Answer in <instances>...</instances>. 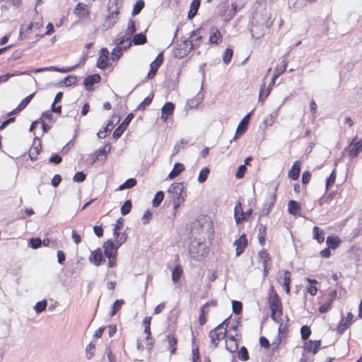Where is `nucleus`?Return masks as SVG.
<instances>
[{
  "label": "nucleus",
  "mask_w": 362,
  "mask_h": 362,
  "mask_svg": "<svg viewBox=\"0 0 362 362\" xmlns=\"http://www.w3.org/2000/svg\"><path fill=\"white\" fill-rule=\"evenodd\" d=\"M267 303L271 311V318L276 322H280L282 319L284 311L283 303L274 286H269Z\"/></svg>",
  "instance_id": "nucleus-1"
},
{
  "label": "nucleus",
  "mask_w": 362,
  "mask_h": 362,
  "mask_svg": "<svg viewBox=\"0 0 362 362\" xmlns=\"http://www.w3.org/2000/svg\"><path fill=\"white\" fill-rule=\"evenodd\" d=\"M228 323V319H226L222 323L219 324L215 328L209 331V337L213 348H216L221 341L226 337L227 327Z\"/></svg>",
  "instance_id": "nucleus-2"
},
{
  "label": "nucleus",
  "mask_w": 362,
  "mask_h": 362,
  "mask_svg": "<svg viewBox=\"0 0 362 362\" xmlns=\"http://www.w3.org/2000/svg\"><path fill=\"white\" fill-rule=\"evenodd\" d=\"M354 318V315L351 312L347 313L346 317H344L343 315H341V317L334 329L336 332L339 335H342L354 322L355 320Z\"/></svg>",
  "instance_id": "nucleus-3"
},
{
  "label": "nucleus",
  "mask_w": 362,
  "mask_h": 362,
  "mask_svg": "<svg viewBox=\"0 0 362 362\" xmlns=\"http://www.w3.org/2000/svg\"><path fill=\"white\" fill-rule=\"evenodd\" d=\"M175 109V105L172 102L165 103L161 108L160 119L167 124L173 123V115Z\"/></svg>",
  "instance_id": "nucleus-4"
},
{
  "label": "nucleus",
  "mask_w": 362,
  "mask_h": 362,
  "mask_svg": "<svg viewBox=\"0 0 362 362\" xmlns=\"http://www.w3.org/2000/svg\"><path fill=\"white\" fill-rule=\"evenodd\" d=\"M276 281L280 284L286 294L291 293V273L288 270L279 271L276 275Z\"/></svg>",
  "instance_id": "nucleus-5"
},
{
  "label": "nucleus",
  "mask_w": 362,
  "mask_h": 362,
  "mask_svg": "<svg viewBox=\"0 0 362 362\" xmlns=\"http://www.w3.org/2000/svg\"><path fill=\"white\" fill-rule=\"evenodd\" d=\"M349 157L351 158H356L362 151V139L354 136L351 143L346 148Z\"/></svg>",
  "instance_id": "nucleus-6"
},
{
  "label": "nucleus",
  "mask_w": 362,
  "mask_h": 362,
  "mask_svg": "<svg viewBox=\"0 0 362 362\" xmlns=\"http://www.w3.org/2000/svg\"><path fill=\"white\" fill-rule=\"evenodd\" d=\"M184 189V186L182 182H175L172 184L168 189L169 193L175 202V208L179 204L182 194Z\"/></svg>",
  "instance_id": "nucleus-7"
},
{
  "label": "nucleus",
  "mask_w": 362,
  "mask_h": 362,
  "mask_svg": "<svg viewBox=\"0 0 362 362\" xmlns=\"http://www.w3.org/2000/svg\"><path fill=\"white\" fill-rule=\"evenodd\" d=\"M218 305L216 300H210L206 303L202 308L199 315V322L201 325H204L207 321V316L209 313L210 308H215Z\"/></svg>",
  "instance_id": "nucleus-8"
},
{
  "label": "nucleus",
  "mask_w": 362,
  "mask_h": 362,
  "mask_svg": "<svg viewBox=\"0 0 362 362\" xmlns=\"http://www.w3.org/2000/svg\"><path fill=\"white\" fill-rule=\"evenodd\" d=\"M203 40V35L202 34V29L198 28L193 30L189 37L188 42L190 43V48L195 49L200 47Z\"/></svg>",
  "instance_id": "nucleus-9"
},
{
  "label": "nucleus",
  "mask_w": 362,
  "mask_h": 362,
  "mask_svg": "<svg viewBox=\"0 0 362 362\" xmlns=\"http://www.w3.org/2000/svg\"><path fill=\"white\" fill-rule=\"evenodd\" d=\"M119 13V9L117 8H115V10H113L112 12L110 13L109 15H107L105 21L103 23V30H108L114 26V25L117 23L118 19V15Z\"/></svg>",
  "instance_id": "nucleus-10"
},
{
  "label": "nucleus",
  "mask_w": 362,
  "mask_h": 362,
  "mask_svg": "<svg viewBox=\"0 0 362 362\" xmlns=\"http://www.w3.org/2000/svg\"><path fill=\"white\" fill-rule=\"evenodd\" d=\"M164 345L170 354H175L177 349V339L174 334H169L164 339Z\"/></svg>",
  "instance_id": "nucleus-11"
},
{
  "label": "nucleus",
  "mask_w": 362,
  "mask_h": 362,
  "mask_svg": "<svg viewBox=\"0 0 362 362\" xmlns=\"http://www.w3.org/2000/svg\"><path fill=\"white\" fill-rule=\"evenodd\" d=\"M223 41V36L219 30V29L216 27H212L210 28L209 31V42L211 45H218L221 44Z\"/></svg>",
  "instance_id": "nucleus-12"
},
{
  "label": "nucleus",
  "mask_w": 362,
  "mask_h": 362,
  "mask_svg": "<svg viewBox=\"0 0 362 362\" xmlns=\"http://www.w3.org/2000/svg\"><path fill=\"white\" fill-rule=\"evenodd\" d=\"M235 245V255L240 256L247 246V239L245 234H243L234 243Z\"/></svg>",
  "instance_id": "nucleus-13"
},
{
  "label": "nucleus",
  "mask_w": 362,
  "mask_h": 362,
  "mask_svg": "<svg viewBox=\"0 0 362 362\" xmlns=\"http://www.w3.org/2000/svg\"><path fill=\"white\" fill-rule=\"evenodd\" d=\"M287 337V329L286 327H282L281 325L279 327V333L275 340L272 343V351L276 350L281 344L283 339H286Z\"/></svg>",
  "instance_id": "nucleus-14"
},
{
  "label": "nucleus",
  "mask_w": 362,
  "mask_h": 362,
  "mask_svg": "<svg viewBox=\"0 0 362 362\" xmlns=\"http://www.w3.org/2000/svg\"><path fill=\"white\" fill-rule=\"evenodd\" d=\"M250 113L245 115L243 117V119L240 121V122L239 123V124L237 127L235 135L233 138V140L236 139L238 136L243 135L246 132V130L247 129V124H248V122L250 120Z\"/></svg>",
  "instance_id": "nucleus-15"
},
{
  "label": "nucleus",
  "mask_w": 362,
  "mask_h": 362,
  "mask_svg": "<svg viewBox=\"0 0 362 362\" xmlns=\"http://www.w3.org/2000/svg\"><path fill=\"white\" fill-rule=\"evenodd\" d=\"M234 218L237 224H240V223L246 221L245 212L243 211L242 204L239 201L236 202L234 208Z\"/></svg>",
  "instance_id": "nucleus-16"
},
{
  "label": "nucleus",
  "mask_w": 362,
  "mask_h": 362,
  "mask_svg": "<svg viewBox=\"0 0 362 362\" xmlns=\"http://www.w3.org/2000/svg\"><path fill=\"white\" fill-rule=\"evenodd\" d=\"M321 346V341H312L309 340L305 343L304 350L308 353H312L313 354H316Z\"/></svg>",
  "instance_id": "nucleus-17"
},
{
  "label": "nucleus",
  "mask_w": 362,
  "mask_h": 362,
  "mask_svg": "<svg viewBox=\"0 0 362 362\" xmlns=\"http://www.w3.org/2000/svg\"><path fill=\"white\" fill-rule=\"evenodd\" d=\"M300 167V161H295L288 173V177L293 180H298L300 177V173L301 170Z\"/></svg>",
  "instance_id": "nucleus-18"
},
{
  "label": "nucleus",
  "mask_w": 362,
  "mask_h": 362,
  "mask_svg": "<svg viewBox=\"0 0 362 362\" xmlns=\"http://www.w3.org/2000/svg\"><path fill=\"white\" fill-rule=\"evenodd\" d=\"M301 205L296 201L290 200L288 203V211L294 216H301Z\"/></svg>",
  "instance_id": "nucleus-19"
},
{
  "label": "nucleus",
  "mask_w": 362,
  "mask_h": 362,
  "mask_svg": "<svg viewBox=\"0 0 362 362\" xmlns=\"http://www.w3.org/2000/svg\"><path fill=\"white\" fill-rule=\"evenodd\" d=\"M118 247L119 245L116 246L112 240H107L104 243L103 245V247L105 249V255L107 257L115 256V253L117 252Z\"/></svg>",
  "instance_id": "nucleus-20"
},
{
  "label": "nucleus",
  "mask_w": 362,
  "mask_h": 362,
  "mask_svg": "<svg viewBox=\"0 0 362 362\" xmlns=\"http://www.w3.org/2000/svg\"><path fill=\"white\" fill-rule=\"evenodd\" d=\"M226 348L231 353H235L238 349V342L234 336H226Z\"/></svg>",
  "instance_id": "nucleus-21"
},
{
  "label": "nucleus",
  "mask_w": 362,
  "mask_h": 362,
  "mask_svg": "<svg viewBox=\"0 0 362 362\" xmlns=\"http://www.w3.org/2000/svg\"><path fill=\"white\" fill-rule=\"evenodd\" d=\"M136 32L135 23L134 21L129 20L128 23V28L126 31V37H127V46H124V49L129 48L132 45V36Z\"/></svg>",
  "instance_id": "nucleus-22"
},
{
  "label": "nucleus",
  "mask_w": 362,
  "mask_h": 362,
  "mask_svg": "<svg viewBox=\"0 0 362 362\" xmlns=\"http://www.w3.org/2000/svg\"><path fill=\"white\" fill-rule=\"evenodd\" d=\"M109 58V51L106 48H103L100 50V55L98 60L97 65L100 69H104L107 66V61Z\"/></svg>",
  "instance_id": "nucleus-23"
},
{
  "label": "nucleus",
  "mask_w": 362,
  "mask_h": 362,
  "mask_svg": "<svg viewBox=\"0 0 362 362\" xmlns=\"http://www.w3.org/2000/svg\"><path fill=\"white\" fill-rule=\"evenodd\" d=\"M267 230V228L265 225H264L262 223H259L258 225L257 238H258L259 243L262 246H264L266 243Z\"/></svg>",
  "instance_id": "nucleus-24"
},
{
  "label": "nucleus",
  "mask_w": 362,
  "mask_h": 362,
  "mask_svg": "<svg viewBox=\"0 0 362 362\" xmlns=\"http://www.w3.org/2000/svg\"><path fill=\"white\" fill-rule=\"evenodd\" d=\"M307 281L310 283V285L307 286L306 288V292L309 294H310L312 296H315L317 293V284H319L318 281L315 279H310L308 278Z\"/></svg>",
  "instance_id": "nucleus-25"
},
{
  "label": "nucleus",
  "mask_w": 362,
  "mask_h": 362,
  "mask_svg": "<svg viewBox=\"0 0 362 362\" xmlns=\"http://www.w3.org/2000/svg\"><path fill=\"white\" fill-rule=\"evenodd\" d=\"M100 81V76L99 74H93L86 77L83 81V84L86 89L89 90L94 83H98Z\"/></svg>",
  "instance_id": "nucleus-26"
},
{
  "label": "nucleus",
  "mask_w": 362,
  "mask_h": 362,
  "mask_svg": "<svg viewBox=\"0 0 362 362\" xmlns=\"http://www.w3.org/2000/svg\"><path fill=\"white\" fill-rule=\"evenodd\" d=\"M341 242V239L337 235L328 236L327 238V240H326V243H327V246L329 247V248H331L332 250L337 248L340 245Z\"/></svg>",
  "instance_id": "nucleus-27"
},
{
  "label": "nucleus",
  "mask_w": 362,
  "mask_h": 362,
  "mask_svg": "<svg viewBox=\"0 0 362 362\" xmlns=\"http://www.w3.org/2000/svg\"><path fill=\"white\" fill-rule=\"evenodd\" d=\"M200 4V0H193L191 2L190 8L187 14L189 19H192L197 15Z\"/></svg>",
  "instance_id": "nucleus-28"
},
{
  "label": "nucleus",
  "mask_w": 362,
  "mask_h": 362,
  "mask_svg": "<svg viewBox=\"0 0 362 362\" xmlns=\"http://www.w3.org/2000/svg\"><path fill=\"white\" fill-rule=\"evenodd\" d=\"M185 170V166L182 163H177L174 165V167L171 172L168 175V177L170 179L175 178L178 176L182 171Z\"/></svg>",
  "instance_id": "nucleus-29"
},
{
  "label": "nucleus",
  "mask_w": 362,
  "mask_h": 362,
  "mask_svg": "<svg viewBox=\"0 0 362 362\" xmlns=\"http://www.w3.org/2000/svg\"><path fill=\"white\" fill-rule=\"evenodd\" d=\"M313 238L315 239L319 243H322L325 241V233L323 230L318 226H314L313 229Z\"/></svg>",
  "instance_id": "nucleus-30"
},
{
  "label": "nucleus",
  "mask_w": 362,
  "mask_h": 362,
  "mask_svg": "<svg viewBox=\"0 0 362 362\" xmlns=\"http://www.w3.org/2000/svg\"><path fill=\"white\" fill-rule=\"evenodd\" d=\"M151 69L147 74V78H153L158 69V56L150 64Z\"/></svg>",
  "instance_id": "nucleus-31"
},
{
  "label": "nucleus",
  "mask_w": 362,
  "mask_h": 362,
  "mask_svg": "<svg viewBox=\"0 0 362 362\" xmlns=\"http://www.w3.org/2000/svg\"><path fill=\"white\" fill-rule=\"evenodd\" d=\"M183 274V269L180 265H177L172 272V279L173 282L177 283L181 279Z\"/></svg>",
  "instance_id": "nucleus-32"
},
{
  "label": "nucleus",
  "mask_w": 362,
  "mask_h": 362,
  "mask_svg": "<svg viewBox=\"0 0 362 362\" xmlns=\"http://www.w3.org/2000/svg\"><path fill=\"white\" fill-rule=\"evenodd\" d=\"M258 257L262 259L263 266H269L268 264L271 261L269 253L265 249H262L258 252Z\"/></svg>",
  "instance_id": "nucleus-33"
},
{
  "label": "nucleus",
  "mask_w": 362,
  "mask_h": 362,
  "mask_svg": "<svg viewBox=\"0 0 362 362\" xmlns=\"http://www.w3.org/2000/svg\"><path fill=\"white\" fill-rule=\"evenodd\" d=\"M336 195V192H331L329 193H325L320 199V204H329L332 200L334 198Z\"/></svg>",
  "instance_id": "nucleus-34"
},
{
  "label": "nucleus",
  "mask_w": 362,
  "mask_h": 362,
  "mask_svg": "<svg viewBox=\"0 0 362 362\" xmlns=\"http://www.w3.org/2000/svg\"><path fill=\"white\" fill-rule=\"evenodd\" d=\"M90 261L98 266L103 261H105V259H103L100 251L98 250L92 252V255L90 257Z\"/></svg>",
  "instance_id": "nucleus-35"
},
{
  "label": "nucleus",
  "mask_w": 362,
  "mask_h": 362,
  "mask_svg": "<svg viewBox=\"0 0 362 362\" xmlns=\"http://www.w3.org/2000/svg\"><path fill=\"white\" fill-rule=\"evenodd\" d=\"M336 178H337V171H336V168H334L332 170V172L331 173V174L329 175V176L327 178L326 185H325L327 191L329 190L334 185Z\"/></svg>",
  "instance_id": "nucleus-36"
},
{
  "label": "nucleus",
  "mask_w": 362,
  "mask_h": 362,
  "mask_svg": "<svg viewBox=\"0 0 362 362\" xmlns=\"http://www.w3.org/2000/svg\"><path fill=\"white\" fill-rule=\"evenodd\" d=\"M270 88H266V85L264 83L262 84L260 88H259V100L261 102H264V100L267 98L270 93Z\"/></svg>",
  "instance_id": "nucleus-37"
},
{
  "label": "nucleus",
  "mask_w": 362,
  "mask_h": 362,
  "mask_svg": "<svg viewBox=\"0 0 362 362\" xmlns=\"http://www.w3.org/2000/svg\"><path fill=\"white\" fill-rule=\"evenodd\" d=\"M73 69H74V67H71L67 69H59V68H57L54 66H50V67H45V68H40V69H33V71L35 73H38V72L48 71V70H52V71H59V72H68Z\"/></svg>",
  "instance_id": "nucleus-38"
},
{
  "label": "nucleus",
  "mask_w": 362,
  "mask_h": 362,
  "mask_svg": "<svg viewBox=\"0 0 362 362\" xmlns=\"http://www.w3.org/2000/svg\"><path fill=\"white\" fill-rule=\"evenodd\" d=\"M209 173H210V170L209 168H207V167L203 168L200 170L199 176H198L199 182H200V183L204 182L207 180Z\"/></svg>",
  "instance_id": "nucleus-39"
},
{
  "label": "nucleus",
  "mask_w": 362,
  "mask_h": 362,
  "mask_svg": "<svg viewBox=\"0 0 362 362\" xmlns=\"http://www.w3.org/2000/svg\"><path fill=\"white\" fill-rule=\"evenodd\" d=\"M23 74L30 75V71H26L24 72H15L13 74H6L5 75L1 76H0V83L6 82L11 77H13L15 76H18V75H23Z\"/></svg>",
  "instance_id": "nucleus-40"
},
{
  "label": "nucleus",
  "mask_w": 362,
  "mask_h": 362,
  "mask_svg": "<svg viewBox=\"0 0 362 362\" xmlns=\"http://www.w3.org/2000/svg\"><path fill=\"white\" fill-rule=\"evenodd\" d=\"M237 357L238 359L245 361L249 359V354L247 349L245 346H242L237 352Z\"/></svg>",
  "instance_id": "nucleus-41"
},
{
  "label": "nucleus",
  "mask_w": 362,
  "mask_h": 362,
  "mask_svg": "<svg viewBox=\"0 0 362 362\" xmlns=\"http://www.w3.org/2000/svg\"><path fill=\"white\" fill-rule=\"evenodd\" d=\"M286 63L283 61V64L281 66H277L275 69V74L272 77V82L274 83V80L277 78L281 74L285 72L286 69Z\"/></svg>",
  "instance_id": "nucleus-42"
},
{
  "label": "nucleus",
  "mask_w": 362,
  "mask_h": 362,
  "mask_svg": "<svg viewBox=\"0 0 362 362\" xmlns=\"http://www.w3.org/2000/svg\"><path fill=\"white\" fill-rule=\"evenodd\" d=\"M332 303L331 300L326 299L325 302H324L320 307H319V312L320 313H326L329 310H330L332 308Z\"/></svg>",
  "instance_id": "nucleus-43"
},
{
  "label": "nucleus",
  "mask_w": 362,
  "mask_h": 362,
  "mask_svg": "<svg viewBox=\"0 0 362 362\" xmlns=\"http://www.w3.org/2000/svg\"><path fill=\"white\" fill-rule=\"evenodd\" d=\"M233 51L230 48H226L223 56V61L226 64H228L232 59Z\"/></svg>",
  "instance_id": "nucleus-44"
},
{
  "label": "nucleus",
  "mask_w": 362,
  "mask_h": 362,
  "mask_svg": "<svg viewBox=\"0 0 362 362\" xmlns=\"http://www.w3.org/2000/svg\"><path fill=\"white\" fill-rule=\"evenodd\" d=\"M41 144H39L38 146H33L30 148L29 152V156L31 160H35L37 158V156L40 153L41 150Z\"/></svg>",
  "instance_id": "nucleus-45"
},
{
  "label": "nucleus",
  "mask_w": 362,
  "mask_h": 362,
  "mask_svg": "<svg viewBox=\"0 0 362 362\" xmlns=\"http://www.w3.org/2000/svg\"><path fill=\"white\" fill-rule=\"evenodd\" d=\"M136 184V180L135 179L131 178L128 179L124 184L120 185L118 188V190H123L125 189H129L135 186Z\"/></svg>",
  "instance_id": "nucleus-46"
},
{
  "label": "nucleus",
  "mask_w": 362,
  "mask_h": 362,
  "mask_svg": "<svg viewBox=\"0 0 362 362\" xmlns=\"http://www.w3.org/2000/svg\"><path fill=\"white\" fill-rule=\"evenodd\" d=\"M146 36L142 33L136 34L133 37V42L135 45H143L146 42Z\"/></svg>",
  "instance_id": "nucleus-47"
},
{
  "label": "nucleus",
  "mask_w": 362,
  "mask_h": 362,
  "mask_svg": "<svg viewBox=\"0 0 362 362\" xmlns=\"http://www.w3.org/2000/svg\"><path fill=\"white\" fill-rule=\"evenodd\" d=\"M150 322H151V317H146L144 320V333L146 334V339L147 341H148L149 339V336L151 335V332H150Z\"/></svg>",
  "instance_id": "nucleus-48"
},
{
  "label": "nucleus",
  "mask_w": 362,
  "mask_h": 362,
  "mask_svg": "<svg viewBox=\"0 0 362 362\" xmlns=\"http://www.w3.org/2000/svg\"><path fill=\"white\" fill-rule=\"evenodd\" d=\"M144 6V2L142 0H139L136 1V3L134 4L132 15L136 16L140 13V11L142 10V8Z\"/></svg>",
  "instance_id": "nucleus-49"
},
{
  "label": "nucleus",
  "mask_w": 362,
  "mask_h": 362,
  "mask_svg": "<svg viewBox=\"0 0 362 362\" xmlns=\"http://www.w3.org/2000/svg\"><path fill=\"white\" fill-rule=\"evenodd\" d=\"M132 209V202L130 200H127L124 202L123 205L121 207V213L122 215L128 214Z\"/></svg>",
  "instance_id": "nucleus-50"
},
{
  "label": "nucleus",
  "mask_w": 362,
  "mask_h": 362,
  "mask_svg": "<svg viewBox=\"0 0 362 362\" xmlns=\"http://www.w3.org/2000/svg\"><path fill=\"white\" fill-rule=\"evenodd\" d=\"M300 334H301L302 339L305 340L311 334V330L309 327L304 325L300 329Z\"/></svg>",
  "instance_id": "nucleus-51"
},
{
  "label": "nucleus",
  "mask_w": 362,
  "mask_h": 362,
  "mask_svg": "<svg viewBox=\"0 0 362 362\" xmlns=\"http://www.w3.org/2000/svg\"><path fill=\"white\" fill-rule=\"evenodd\" d=\"M233 311L235 314H240L243 310V304L240 301L233 300Z\"/></svg>",
  "instance_id": "nucleus-52"
},
{
  "label": "nucleus",
  "mask_w": 362,
  "mask_h": 362,
  "mask_svg": "<svg viewBox=\"0 0 362 362\" xmlns=\"http://www.w3.org/2000/svg\"><path fill=\"white\" fill-rule=\"evenodd\" d=\"M122 47L119 46H117L115 49H113L112 52V60H117L122 55Z\"/></svg>",
  "instance_id": "nucleus-53"
},
{
  "label": "nucleus",
  "mask_w": 362,
  "mask_h": 362,
  "mask_svg": "<svg viewBox=\"0 0 362 362\" xmlns=\"http://www.w3.org/2000/svg\"><path fill=\"white\" fill-rule=\"evenodd\" d=\"M46 307H47V300H44L40 302H38L35 305V310L37 313H40L45 310Z\"/></svg>",
  "instance_id": "nucleus-54"
},
{
  "label": "nucleus",
  "mask_w": 362,
  "mask_h": 362,
  "mask_svg": "<svg viewBox=\"0 0 362 362\" xmlns=\"http://www.w3.org/2000/svg\"><path fill=\"white\" fill-rule=\"evenodd\" d=\"M247 171L245 165H241L238 167L237 172L235 173V177L238 179L243 178Z\"/></svg>",
  "instance_id": "nucleus-55"
},
{
  "label": "nucleus",
  "mask_w": 362,
  "mask_h": 362,
  "mask_svg": "<svg viewBox=\"0 0 362 362\" xmlns=\"http://www.w3.org/2000/svg\"><path fill=\"white\" fill-rule=\"evenodd\" d=\"M124 303L123 300H117L113 306H112V312L111 313V316H113L116 314V313L120 309L121 306Z\"/></svg>",
  "instance_id": "nucleus-56"
},
{
  "label": "nucleus",
  "mask_w": 362,
  "mask_h": 362,
  "mask_svg": "<svg viewBox=\"0 0 362 362\" xmlns=\"http://www.w3.org/2000/svg\"><path fill=\"white\" fill-rule=\"evenodd\" d=\"M34 95H35V93L30 94V95L27 96L24 100H23L18 105V109H24L27 106V105L30 103V101L32 100Z\"/></svg>",
  "instance_id": "nucleus-57"
},
{
  "label": "nucleus",
  "mask_w": 362,
  "mask_h": 362,
  "mask_svg": "<svg viewBox=\"0 0 362 362\" xmlns=\"http://www.w3.org/2000/svg\"><path fill=\"white\" fill-rule=\"evenodd\" d=\"M312 175L310 172L305 170L303 172L302 175V182L303 185H307L311 180Z\"/></svg>",
  "instance_id": "nucleus-58"
},
{
  "label": "nucleus",
  "mask_w": 362,
  "mask_h": 362,
  "mask_svg": "<svg viewBox=\"0 0 362 362\" xmlns=\"http://www.w3.org/2000/svg\"><path fill=\"white\" fill-rule=\"evenodd\" d=\"M126 129L125 127L124 126H119L115 130V132H113V137L115 139H118L119 137L121 136V135L122 134V133L124 132V131Z\"/></svg>",
  "instance_id": "nucleus-59"
},
{
  "label": "nucleus",
  "mask_w": 362,
  "mask_h": 362,
  "mask_svg": "<svg viewBox=\"0 0 362 362\" xmlns=\"http://www.w3.org/2000/svg\"><path fill=\"white\" fill-rule=\"evenodd\" d=\"M95 349V345L93 344H89L87 346H86V357L88 359H90L94 354L93 352V350Z\"/></svg>",
  "instance_id": "nucleus-60"
},
{
  "label": "nucleus",
  "mask_w": 362,
  "mask_h": 362,
  "mask_svg": "<svg viewBox=\"0 0 362 362\" xmlns=\"http://www.w3.org/2000/svg\"><path fill=\"white\" fill-rule=\"evenodd\" d=\"M30 245L33 248L37 249L42 245V240L40 238H31Z\"/></svg>",
  "instance_id": "nucleus-61"
},
{
  "label": "nucleus",
  "mask_w": 362,
  "mask_h": 362,
  "mask_svg": "<svg viewBox=\"0 0 362 362\" xmlns=\"http://www.w3.org/2000/svg\"><path fill=\"white\" fill-rule=\"evenodd\" d=\"M73 179L76 182H83L86 179V175L83 172H78L75 174Z\"/></svg>",
  "instance_id": "nucleus-62"
},
{
  "label": "nucleus",
  "mask_w": 362,
  "mask_h": 362,
  "mask_svg": "<svg viewBox=\"0 0 362 362\" xmlns=\"http://www.w3.org/2000/svg\"><path fill=\"white\" fill-rule=\"evenodd\" d=\"M192 362H201L198 348L192 349Z\"/></svg>",
  "instance_id": "nucleus-63"
},
{
  "label": "nucleus",
  "mask_w": 362,
  "mask_h": 362,
  "mask_svg": "<svg viewBox=\"0 0 362 362\" xmlns=\"http://www.w3.org/2000/svg\"><path fill=\"white\" fill-rule=\"evenodd\" d=\"M151 217H152V213L149 210L146 211L142 217L143 223L147 224L149 222V221L151 219Z\"/></svg>",
  "instance_id": "nucleus-64"
}]
</instances>
